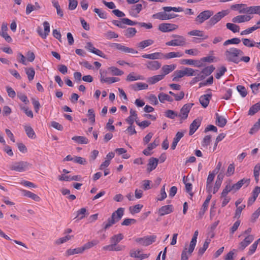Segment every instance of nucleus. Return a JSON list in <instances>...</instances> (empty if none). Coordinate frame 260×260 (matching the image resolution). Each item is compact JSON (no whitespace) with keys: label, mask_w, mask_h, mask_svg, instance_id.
I'll list each match as a JSON object with an SVG mask.
<instances>
[{"label":"nucleus","mask_w":260,"mask_h":260,"mask_svg":"<svg viewBox=\"0 0 260 260\" xmlns=\"http://www.w3.org/2000/svg\"><path fill=\"white\" fill-rule=\"evenodd\" d=\"M244 180H240L237 183L232 184L230 183V186L232 191L235 192L239 189L244 183Z\"/></svg>","instance_id":"de8ad7c7"},{"label":"nucleus","mask_w":260,"mask_h":260,"mask_svg":"<svg viewBox=\"0 0 260 260\" xmlns=\"http://www.w3.org/2000/svg\"><path fill=\"white\" fill-rule=\"evenodd\" d=\"M72 139L79 144H87L88 142V139L83 136H74Z\"/></svg>","instance_id":"a18cd8bd"},{"label":"nucleus","mask_w":260,"mask_h":260,"mask_svg":"<svg viewBox=\"0 0 260 260\" xmlns=\"http://www.w3.org/2000/svg\"><path fill=\"white\" fill-rule=\"evenodd\" d=\"M188 180H183V183L185 185V190L191 197H192L193 196V192H192V184L191 183L187 182Z\"/></svg>","instance_id":"603ef678"},{"label":"nucleus","mask_w":260,"mask_h":260,"mask_svg":"<svg viewBox=\"0 0 260 260\" xmlns=\"http://www.w3.org/2000/svg\"><path fill=\"white\" fill-rule=\"evenodd\" d=\"M244 45L248 47H252L255 46V43L254 41L249 39L243 38L242 39Z\"/></svg>","instance_id":"4d7b16f0"},{"label":"nucleus","mask_w":260,"mask_h":260,"mask_svg":"<svg viewBox=\"0 0 260 260\" xmlns=\"http://www.w3.org/2000/svg\"><path fill=\"white\" fill-rule=\"evenodd\" d=\"M226 28L231 30L234 33L239 32L240 27L238 25L232 23H227L226 24Z\"/></svg>","instance_id":"49530a36"},{"label":"nucleus","mask_w":260,"mask_h":260,"mask_svg":"<svg viewBox=\"0 0 260 260\" xmlns=\"http://www.w3.org/2000/svg\"><path fill=\"white\" fill-rule=\"evenodd\" d=\"M124 211V209L123 208H119L116 211L112 213L111 216L108 219L107 221L104 222L102 224V230L106 231L119 221L123 215Z\"/></svg>","instance_id":"f257e3e1"},{"label":"nucleus","mask_w":260,"mask_h":260,"mask_svg":"<svg viewBox=\"0 0 260 260\" xmlns=\"http://www.w3.org/2000/svg\"><path fill=\"white\" fill-rule=\"evenodd\" d=\"M201 123V121L199 119H196L192 121L189 126V135L190 136L192 135L195 133V132L200 126Z\"/></svg>","instance_id":"6ab92c4d"},{"label":"nucleus","mask_w":260,"mask_h":260,"mask_svg":"<svg viewBox=\"0 0 260 260\" xmlns=\"http://www.w3.org/2000/svg\"><path fill=\"white\" fill-rule=\"evenodd\" d=\"M210 241L211 240L210 239L206 240L205 242L204 243L203 247L200 248L199 249L198 254L199 255L202 256L203 254V253L205 252V251L208 248Z\"/></svg>","instance_id":"3c124183"},{"label":"nucleus","mask_w":260,"mask_h":260,"mask_svg":"<svg viewBox=\"0 0 260 260\" xmlns=\"http://www.w3.org/2000/svg\"><path fill=\"white\" fill-rule=\"evenodd\" d=\"M177 16L175 14H167L165 12H160L153 14L152 17L154 19H158L161 20H166L174 18Z\"/></svg>","instance_id":"9d476101"},{"label":"nucleus","mask_w":260,"mask_h":260,"mask_svg":"<svg viewBox=\"0 0 260 260\" xmlns=\"http://www.w3.org/2000/svg\"><path fill=\"white\" fill-rule=\"evenodd\" d=\"M184 76V70H176L173 73L172 80L177 82L178 81L179 78H182Z\"/></svg>","instance_id":"ea45409f"},{"label":"nucleus","mask_w":260,"mask_h":260,"mask_svg":"<svg viewBox=\"0 0 260 260\" xmlns=\"http://www.w3.org/2000/svg\"><path fill=\"white\" fill-rule=\"evenodd\" d=\"M164 78V75H157L149 77L147 79V82L150 84H154Z\"/></svg>","instance_id":"2f4dec72"},{"label":"nucleus","mask_w":260,"mask_h":260,"mask_svg":"<svg viewBox=\"0 0 260 260\" xmlns=\"http://www.w3.org/2000/svg\"><path fill=\"white\" fill-rule=\"evenodd\" d=\"M144 77L142 75H136L134 72L129 73L126 79V80L128 82L135 81L139 80H143Z\"/></svg>","instance_id":"c756f323"},{"label":"nucleus","mask_w":260,"mask_h":260,"mask_svg":"<svg viewBox=\"0 0 260 260\" xmlns=\"http://www.w3.org/2000/svg\"><path fill=\"white\" fill-rule=\"evenodd\" d=\"M123 32L124 36L127 38H132L136 35L137 30L135 28L128 27Z\"/></svg>","instance_id":"a19ab883"},{"label":"nucleus","mask_w":260,"mask_h":260,"mask_svg":"<svg viewBox=\"0 0 260 260\" xmlns=\"http://www.w3.org/2000/svg\"><path fill=\"white\" fill-rule=\"evenodd\" d=\"M227 70L225 67H222L217 70L216 74L215 75V78L217 79L220 78V77L224 75L226 72Z\"/></svg>","instance_id":"13d9d810"},{"label":"nucleus","mask_w":260,"mask_h":260,"mask_svg":"<svg viewBox=\"0 0 260 260\" xmlns=\"http://www.w3.org/2000/svg\"><path fill=\"white\" fill-rule=\"evenodd\" d=\"M167 197V193L165 191V184L162 186L160 189V195L157 198V201H162Z\"/></svg>","instance_id":"0e129e2a"},{"label":"nucleus","mask_w":260,"mask_h":260,"mask_svg":"<svg viewBox=\"0 0 260 260\" xmlns=\"http://www.w3.org/2000/svg\"><path fill=\"white\" fill-rule=\"evenodd\" d=\"M21 191L24 196L28 197L35 201L39 202L41 200L40 198L38 195L29 191H27L24 189H21Z\"/></svg>","instance_id":"bb28decb"},{"label":"nucleus","mask_w":260,"mask_h":260,"mask_svg":"<svg viewBox=\"0 0 260 260\" xmlns=\"http://www.w3.org/2000/svg\"><path fill=\"white\" fill-rule=\"evenodd\" d=\"M235 172V166L234 164H230L225 173L221 170L217 176V179H223L225 176L229 177L231 176Z\"/></svg>","instance_id":"ddd939ff"},{"label":"nucleus","mask_w":260,"mask_h":260,"mask_svg":"<svg viewBox=\"0 0 260 260\" xmlns=\"http://www.w3.org/2000/svg\"><path fill=\"white\" fill-rule=\"evenodd\" d=\"M230 13L228 10H222L220 12L217 13L213 16L207 22V25L208 27L210 28L215 25L222 18L228 15Z\"/></svg>","instance_id":"7ed1b4c3"},{"label":"nucleus","mask_w":260,"mask_h":260,"mask_svg":"<svg viewBox=\"0 0 260 260\" xmlns=\"http://www.w3.org/2000/svg\"><path fill=\"white\" fill-rule=\"evenodd\" d=\"M86 209L85 208H82L77 212V217L79 218V219H82L86 216Z\"/></svg>","instance_id":"69168bd1"},{"label":"nucleus","mask_w":260,"mask_h":260,"mask_svg":"<svg viewBox=\"0 0 260 260\" xmlns=\"http://www.w3.org/2000/svg\"><path fill=\"white\" fill-rule=\"evenodd\" d=\"M177 25L173 23H162L158 25V29L163 32L173 31L178 28Z\"/></svg>","instance_id":"1a4fd4ad"},{"label":"nucleus","mask_w":260,"mask_h":260,"mask_svg":"<svg viewBox=\"0 0 260 260\" xmlns=\"http://www.w3.org/2000/svg\"><path fill=\"white\" fill-rule=\"evenodd\" d=\"M254 240V236L252 235L247 236L245 239L239 243V250H243L249 244Z\"/></svg>","instance_id":"4468645a"},{"label":"nucleus","mask_w":260,"mask_h":260,"mask_svg":"<svg viewBox=\"0 0 260 260\" xmlns=\"http://www.w3.org/2000/svg\"><path fill=\"white\" fill-rule=\"evenodd\" d=\"M100 80L102 83L111 84L119 81L120 79L117 77H105L103 75L102 73H101Z\"/></svg>","instance_id":"393cba45"},{"label":"nucleus","mask_w":260,"mask_h":260,"mask_svg":"<svg viewBox=\"0 0 260 260\" xmlns=\"http://www.w3.org/2000/svg\"><path fill=\"white\" fill-rule=\"evenodd\" d=\"M158 159L155 157H151L147 164V171L150 172L156 168L158 165Z\"/></svg>","instance_id":"5701e85b"},{"label":"nucleus","mask_w":260,"mask_h":260,"mask_svg":"<svg viewBox=\"0 0 260 260\" xmlns=\"http://www.w3.org/2000/svg\"><path fill=\"white\" fill-rule=\"evenodd\" d=\"M143 208V205L141 204H137L129 208L130 212L132 214H134L140 212L141 209Z\"/></svg>","instance_id":"5fc2aeb1"},{"label":"nucleus","mask_w":260,"mask_h":260,"mask_svg":"<svg viewBox=\"0 0 260 260\" xmlns=\"http://www.w3.org/2000/svg\"><path fill=\"white\" fill-rule=\"evenodd\" d=\"M40 7L38 3H35V5H32L31 4H28L26 8V14H29L32 11L39 10Z\"/></svg>","instance_id":"79ce46f5"},{"label":"nucleus","mask_w":260,"mask_h":260,"mask_svg":"<svg viewBox=\"0 0 260 260\" xmlns=\"http://www.w3.org/2000/svg\"><path fill=\"white\" fill-rule=\"evenodd\" d=\"M215 70V68L213 65L204 68L201 71V73H202L205 76V77L210 75Z\"/></svg>","instance_id":"37998d69"},{"label":"nucleus","mask_w":260,"mask_h":260,"mask_svg":"<svg viewBox=\"0 0 260 260\" xmlns=\"http://www.w3.org/2000/svg\"><path fill=\"white\" fill-rule=\"evenodd\" d=\"M213 12L211 10L204 11L197 16L195 19V21L197 23L201 24L213 16Z\"/></svg>","instance_id":"0eeeda50"},{"label":"nucleus","mask_w":260,"mask_h":260,"mask_svg":"<svg viewBox=\"0 0 260 260\" xmlns=\"http://www.w3.org/2000/svg\"><path fill=\"white\" fill-rule=\"evenodd\" d=\"M154 43V41L151 39H148L142 41L139 43L137 45L138 47L141 49H143L151 45Z\"/></svg>","instance_id":"c9c22d12"},{"label":"nucleus","mask_w":260,"mask_h":260,"mask_svg":"<svg viewBox=\"0 0 260 260\" xmlns=\"http://www.w3.org/2000/svg\"><path fill=\"white\" fill-rule=\"evenodd\" d=\"M25 132L27 137L30 139H34L36 137V134L33 128L29 125H25L24 126Z\"/></svg>","instance_id":"473e14b6"},{"label":"nucleus","mask_w":260,"mask_h":260,"mask_svg":"<svg viewBox=\"0 0 260 260\" xmlns=\"http://www.w3.org/2000/svg\"><path fill=\"white\" fill-rule=\"evenodd\" d=\"M216 123L220 127H223L226 124L227 121L225 118L222 116H219L218 113H216Z\"/></svg>","instance_id":"72a5a7b5"},{"label":"nucleus","mask_w":260,"mask_h":260,"mask_svg":"<svg viewBox=\"0 0 260 260\" xmlns=\"http://www.w3.org/2000/svg\"><path fill=\"white\" fill-rule=\"evenodd\" d=\"M252 17L250 15H238L232 18V21L233 23H242L247 22L250 20Z\"/></svg>","instance_id":"f3484780"},{"label":"nucleus","mask_w":260,"mask_h":260,"mask_svg":"<svg viewBox=\"0 0 260 260\" xmlns=\"http://www.w3.org/2000/svg\"><path fill=\"white\" fill-rule=\"evenodd\" d=\"M156 239L155 235L147 236L142 238H138L136 239L135 241L142 246H147L154 242Z\"/></svg>","instance_id":"423d86ee"},{"label":"nucleus","mask_w":260,"mask_h":260,"mask_svg":"<svg viewBox=\"0 0 260 260\" xmlns=\"http://www.w3.org/2000/svg\"><path fill=\"white\" fill-rule=\"evenodd\" d=\"M173 211V207L172 205H168L162 206L159 209L158 213L161 216H164L166 214H168Z\"/></svg>","instance_id":"aec40b11"},{"label":"nucleus","mask_w":260,"mask_h":260,"mask_svg":"<svg viewBox=\"0 0 260 260\" xmlns=\"http://www.w3.org/2000/svg\"><path fill=\"white\" fill-rule=\"evenodd\" d=\"M188 35L191 36H198L202 38V39L205 40L208 38V36L205 35L204 31L200 30L194 29L188 32Z\"/></svg>","instance_id":"4be33fe9"},{"label":"nucleus","mask_w":260,"mask_h":260,"mask_svg":"<svg viewBox=\"0 0 260 260\" xmlns=\"http://www.w3.org/2000/svg\"><path fill=\"white\" fill-rule=\"evenodd\" d=\"M211 98V94H207L202 95L199 99L200 103L204 108H206L208 106Z\"/></svg>","instance_id":"a878e982"},{"label":"nucleus","mask_w":260,"mask_h":260,"mask_svg":"<svg viewBox=\"0 0 260 260\" xmlns=\"http://www.w3.org/2000/svg\"><path fill=\"white\" fill-rule=\"evenodd\" d=\"M211 198H212V195L208 194L206 200L204 201V202L202 205V207L199 213L200 218H201L202 217V216L205 214L206 211L207 210L209 202H210Z\"/></svg>","instance_id":"412c9836"},{"label":"nucleus","mask_w":260,"mask_h":260,"mask_svg":"<svg viewBox=\"0 0 260 260\" xmlns=\"http://www.w3.org/2000/svg\"><path fill=\"white\" fill-rule=\"evenodd\" d=\"M165 115L170 119H174L176 117H177L178 113L172 110H167L165 112Z\"/></svg>","instance_id":"6e6d98bb"},{"label":"nucleus","mask_w":260,"mask_h":260,"mask_svg":"<svg viewBox=\"0 0 260 260\" xmlns=\"http://www.w3.org/2000/svg\"><path fill=\"white\" fill-rule=\"evenodd\" d=\"M260 110V104L258 102L255 105H253L250 107L249 111L248 114L250 115H253L255 113L258 112Z\"/></svg>","instance_id":"8fccbe9b"},{"label":"nucleus","mask_w":260,"mask_h":260,"mask_svg":"<svg viewBox=\"0 0 260 260\" xmlns=\"http://www.w3.org/2000/svg\"><path fill=\"white\" fill-rule=\"evenodd\" d=\"M243 52L236 48L232 47L226 49L224 52L225 59L228 61L238 63L240 61L237 58L239 56L242 55Z\"/></svg>","instance_id":"f03ea898"},{"label":"nucleus","mask_w":260,"mask_h":260,"mask_svg":"<svg viewBox=\"0 0 260 260\" xmlns=\"http://www.w3.org/2000/svg\"><path fill=\"white\" fill-rule=\"evenodd\" d=\"M108 70L112 75L120 76L123 74V71L114 67H110Z\"/></svg>","instance_id":"09e8293b"},{"label":"nucleus","mask_w":260,"mask_h":260,"mask_svg":"<svg viewBox=\"0 0 260 260\" xmlns=\"http://www.w3.org/2000/svg\"><path fill=\"white\" fill-rule=\"evenodd\" d=\"M174 39L167 42L166 45L169 46H184L186 44V39L182 36L172 35Z\"/></svg>","instance_id":"39448f33"},{"label":"nucleus","mask_w":260,"mask_h":260,"mask_svg":"<svg viewBox=\"0 0 260 260\" xmlns=\"http://www.w3.org/2000/svg\"><path fill=\"white\" fill-rule=\"evenodd\" d=\"M142 9V5L140 4H137L131 7V10L129 11V14L133 16L137 17V15L141 12Z\"/></svg>","instance_id":"b1692460"},{"label":"nucleus","mask_w":260,"mask_h":260,"mask_svg":"<svg viewBox=\"0 0 260 260\" xmlns=\"http://www.w3.org/2000/svg\"><path fill=\"white\" fill-rule=\"evenodd\" d=\"M72 237H73V236H70V235H67L64 237H62L60 238H59L55 241V243L57 245L63 243L67 241L70 240Z\"/></svg>","instance_id":"338daca9"},{"label":"nucleus","mask_w":260,"mask_h":260,"mask_svg":"<svg viewBox=\"0 0 260 260\" xmlns=\"http://www.w3.org/2000/svg\"><path fill=\"white\" fill-rule=\"evenodd\" d=\"M146 68L150 71H156L161 67V63L156 60L147 61L145 64Z\"/></svg>","instance_id":"2eb2a0df"},{"label":"nucleus","mask_w":260,"mask_h":260,"mask_svg":"<svg viewBox=\"0 0 260 260\" xmlns=\"http://www.w3.org/2000/svg\"><path fill=\"white\" fill-rule=\"evenodd\" d=\"M43 26L44 27V32L43 33L42 30L40 27L38 28L37 32L43 39H46L50 32L49 23L47 21H44L43 22Z\"/></svg>","instance_id":"dca6fc26"},{"label":"nucleus","mask_w":260,"mask_h":260,"mask_svg":"<svg viewBox=\"0 0 260 260\" xmlns=\"http://www.w3.org/2000/svg\"><path fill=\"white\" fill-rule=\"evenodd\" d=\"M140 253L141 250L139 249H132L130 251L129 255L132 257L139 258H140V260H142L143 259L146 258L148 257L149 255V254H141Z\"/></svg>","instance_id":"a211bd4d"},{"label":"nucleus","mask_w":260,"mask_h":260,"mask_svg":"<svg viewBox=\"0 0 260 260\" xmlns=\"http://www.w3.org/2000/svg\"><path fill=\"white\" fill-rule=\"evenodd\" d=\"M99 243V240L96 239H93L90 242H88L87 243L84 244L83 246H82L83 251L96 245Z\"/></svg>","instance_id":"58836bf2"},{"label":"nucleus","mask_w":260,"mask_h":260,"mask_svg":"<svg viewBox=\"0 0 260 260\" xmlns=\"http://www.w3.org/2000/svg\"><path fill=\"white\" fill-rule=\"evenodd\" d=\"M123 239V236L120 233L115 235L110 238V242L113 244H117L121 240Z\"/></svg>","instance_id":"e433bc0d"},{"label":"nucleus","mask_w":260,"mask_h":260,"mask_svg":"<svg viewBox=\"0 0 260 260\" xmlns=\"http://www.w3.org/2000/svg\"><path fill=\"white\" fill-rule=\"evenodd\" d=\"M211 140V137L210 135L206 136L202 142V146L204 147H207V146L210 144Z\"/></svg>","instance_id":"774afa93"},{"label":"nucleus","mask_w":260,"mask_h":260,"mask_svg":"<svg viewBox=\"0 0 260 260\" xmlns=\"http://www.w3.org/2000/svg\"><path fill=\"white\" fill-rule=\"evenodd\" d=\"M83 250L82 249V247H78L74 249H69L67 251V254L68 255H74L75 254H79L83 253Z\"/></svg>","instance_id":"c03bdc74"},{"label":"nucleus","mask_w":260,"mask_h":260,"mask_svg":"<svg viewBox=\"0 0 260 260\" xmlns=\"http://www.w3.org/2000/svg\"><path fill=\"white\" fill-rule=\"evenodd\" d=\"M176 66L174 64H170V65H164L162 66L161 68V71L163 72V74L161 75H164V77L174 71L176 68Z\"/></svg>","instance_id":"7c9ffc66"},{"label":"nucleus","mask_w":260,"mask_h":260,"mask_svg":"<svg viewBox=\"0 0 260 260\" xmlns=\"http://www.w3.org/2000/svg\"><path fill=\"white\" fill-rule=\"evenodd\" d=\"M163 54L160 52H155L151 54H145L142 55V57L145 58H147L151 60L158 59L162 58Z\"/></svg>","instance_id":"cd10ccee"},{"label":"nucleus","mask_w":260,"mask_h":260,"mask_svg":"<svg viewBox=\"0 0 260 260\" xmlns=\"http://www.w3.org/2000/svg\"><path fill=\"white\" fill-rule=\"evenodd\" d=\"M25 71L29 81L32 80L35 75L34 69L32 68H26Z\"/></svg>","instance_id":"864d4df0"},{"label":"nucleus","mask_w":260,"mask_h":260,"mask_svg":"<svg viewBox=\"0 0 260 260\" xmlns=\"http://www.w3.org/2000/svg\"><path fill=\"white\" fill-rule=\"evenodd\" d=\"M240 42L241 41L239 38H234L225 41L223 43V45L227 46L231 44H238L240 43Z\"/></svg>","instance_id":"052dcab7"},{"label":"nucleus","mask_w":260,"mask_h":260,"mask_svg":"<svg viewBox=\"0 0 260 260\" xmlns=\"http://www.w3.org/2000/svg\"><path fill=\"white\" fill-rule=\"evenodd\" d=\"M236 207H237V209H236V211H235L234 218H235L239 219L240 218V217L241 213L242 210L245 207V205H242L241 206H237Z\"/></svg>","instance_id":"680f3d73"},{"label":"nucleus","mask_w":260,"mask_h":260,"mask_svg":"<svg viewBox=\"0 0 260 260\" xmlns=\"http://www.w3.org/2000/svg\"><path fill=\"white\" fill-rule=\"evenodd\" d=\"M239 13L255 14L260 16V6H250L240 9Z\"/></svg>","instance_id":"f8f14e48"},{"label":"nucleus","mask_w":260,"mask_h":260,"mask_svg":"<svg viewBox=\"0 0 260 260\" xmlns=\"http://www.w3.org/2000/svg\"><path fill=\"white\" fill-rule=\"evenodd\" d=\"M193 105V104H186L181 108L177 116L180 118V123L188 117V113Z\"/></svg>","instance_id":"6e6552de"},{"label":"nucleus","mask_w":260,"mask_h":260,"mask_svg":"<svg viewBox=\"0 0 260 260\" xmlns=\"http://www.w3.org/2000/svg\"><path fill=\"white\" fill-rule=\"evenodd\" d=\"M32 165L27 161H16L12 163L10 168L12 170H14L17 172H24L28 169L31 168Z\"/></svg>","instance_id":"20e7f679"},{"label":"nucleus","mask_w":260,"mask_h":260,"mask_svg":"<svg viewBox=\"0 0 260 260\" xmlns=\"http://www.w3.org/2000/svg\"><path fill=\"white\" fill-rule=\"evenodd\" d=\"M148 86L147 84L142 82L137 83L131 85L132 88L135 91L146 89L148 88Z\"/></svg>","instance_id":"f704fd0d"},{"label":"nucleus","mask_w":260,"mask_h":260,"mask_svg":"<svg viewBox=\"0 0 260 260\" xmlns=\"http://www.w3.org/2000/svg\"><path fill=\"white\" fill-rule=\"evenodd\" d=\"M87 116L89 120L93 124L95 122V113L93 109H90L88 110Z\"/></svg>","instance_id":"bf43d9fd"},{"label":"nucleus","mask_w":260,"mask_h":260,"mask_svg":"<svg viewBox=\"0 0 260 260\" xmlns=\"http://www.w3.org/2000/svg\"><path fill=\"white\" fill-rule=\"evenodd\" d=\"M110 46L113 48H115L118 50L121 51L126 52V53H130L133 54L137 53L138 51L131 48H128L127 47L124 46L118 43H112L110 45Z\"/></svg>","instance_id":"9b49d317"},{"label":"nucleus","mask_w":260,"mask_h":260,"mask_svg":"<svg viewBox=\"0 0 260 260\" xmlns=\"http://www.w3.org/2000/svg\"><path fill=\"white\" fill-rule=\"evenodd\" d=\"M158 99L161 103H164L166 101L173 102V99L167 94L163 92L160 93L158 95Z\"/></svg>","instance_id":"4c0bfd02"},{"label":"nucleus","mask_w":260,"mask_h":260,"mask_svg":"<svg viewBox=\"0 0 260 260\" xmlns=\"http://www.w3.org/2000/svg\"><path fill=\"white\" fill-rule=\"evenodd\" d=\"M183 56V53L181 52H170L165 54H163L162 58L168 59L175 57H180Z\"/></svg>","instance_id":"c85d7f7f"},{"label":"nucleus","mask_w":260,"mask_h":260,"mask_svg":"<svg viewBox=\"0 0 260 260\" xmlns=\"http://www.w3.org/2000/svg\"><path fill=\"white\" fill-rule=\"evenodd\" d=\"M169 94L173 95L175 97V100L177 101L181 100L184 96V93L183 91H180L178 94H175L172 91H169Z\"/></svg>","instance_id":"e2e57ef3"}]
</instances>
